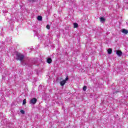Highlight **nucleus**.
<instances>
[{
    "mask_svg": "<svg viewBox=\"0 0 128 128\" xmlns=\"http://www.w3.org/2000/svg\"><path fill=\"white\" fill-rule=\"evenodd\" d=\"M108 54H110L112 52V48H108Z\"/></svg>",
    "mask_w": 128,
    "mask_h": 128,
    "instance_id": "0eeeda50",
    "label": "nucleus"
},
{
    "mask_svg": "<svg viewBox=\"0 0 128 128\" xmlns=\"http://www.w3.org/2000/svg\"><path fill=\"white\" fill-rule=\"evenodd\" d=\"M42 20V16H38V20Z\"/></svg>",
    "mask_w": 128,
    "mask_h": 128,
    "instance_id": "1a4fd4ad",
    "label": "nucleus"
},
{
    "mask_svg": "<svg viewBox=\"0 0 128 128\" xmlns=\"http://www.w3.org/2000/svg\"><path fill=\"white\" fill-rule=\"evenodd\" d=\"M37 100L36 98H33L30 100V104H34L37 102Z\"/></svg>",
    "mask_w": 128,
    "mask_h": 128,
    "instance_id": "7ed1b4c3",
    "label": "nucleus"
},
{
    "mask_svg": "<svg viewBox=\"0 0 128 128\" xmlns=\"http://www.w3.org/2000/svg\"><path fill=\"white\" fill-rule=\"evenodd\" d=\"M83 90H84V92H86V86H84L83 87Z\"/></svg>",
    "mask_w": 128,
    "mask_h": 128,
    "instance_id": "9b49d317",
    "label": "nucleus"
},
{
    "mask_svg": "<svg viewBox=\"0 0 128 128\" xmlns=\"http://www.w3.org/2000/svg\"><path fill=\"white\" fill-rule=\"evenodd\" d=\"M116 54L118 56H120L122 54V52L120 50H116Z\"/></svg>",
    "mask_w": 128,
    "mask_h": 128,
    "instance_id": "20e7f679",
    "label": "nucleus"
},
{
    "mask_svg": "<svg viewBox=\"0 0 128 128\" xmlns=\"http://www.w3.org/2000/svg\"><path fill=\"white\" fill-rule=\"evenodd\" d=\"M46 28H48V30H50V25L48 24L46 26Z\"/></svg>",
    "mask_w": 128,
    "mask_h": 128,
    "instance_id": "4468645a",
    "label": "nucleus"
},
{
    "mask_svg": "<svg viewBox=\"0 0 128 128\" xmlns=\"http://www.w3.org/2000/svg\"><path fill=\"white\" fill-rule=\"evenodd\" d=\"M20 112H21V114H24V110H20Z\"/></svg>",
    "mask_w": 128,
    "mask_h": 128,
    "instance_id": "f8f14e48",
    "label": "nucleus"
},
{
    "mask_svg": "<svg viewBox=\"0 0 128 128\" xmlns=\"http://www.w3.org/2000/svg\"><path fill=\"white\" fill-rule=\"evenodd\" d=\"M17 56H18V60H20V62H22V60H24V55H22L20 53H18L17 54Z\"/></svg>",
    "mask_w": 128,
    "mask_h": 128,
    "instance_id": "f257e3e1",
    "label": "nucleus"
},
{
    "mask_svg": "<svg viewBox=\"0 0 128 128\" xmlns=\"http://www.w3.org/2000/svg\"><path fill=\"white\" fill-rule=\"evenodd\" d=\"M74 28H78V25L76 23H74Z\"/></svg>",
    "mask_w": 128,
    "mask_h": 128,
    "instance_id": "9d476101",
    "label": "nucleus"
},
{
    "mask_svg": "<svg viewBox=\"0 0 128 128\" xmlns=\"http://www.w3.org/2000/svg\"><path fill=\"white\" fill-rule=\"evenodd\" d=\"M52 62V60L50 58H47V62L48 64H51Z\"/></svg>",
    "mask_w": 128,
    "mask_h": 128,
    "instance_id": "423d86ee",
    "label": "nucleus"
},
{
    "mask_svg": "<svg viewBox=\"0 0 128 128\" xmlns=\"http://www.w3.org/2000/svg\"><path fill=\"white\" fill-rule=\"evenodd\" d=\"M26 99H24L23 100V104H26Z\"/></svg>",
    "mask_w": 128,
    "mask_h": 128,
    "instance_id": "ddd939ff",
    "label": "nucleus"
},
{
    "mask_svg": "<svg viewBox=\"0 0 128 128\" xmlns=\"http://www.w3.org/2000/svg\"><path fill=\"white\" fill-rule=\"evenodd\" d=\"M106 20L104 19V17H102L100 18V22H101L104 23L105 22Z\"/></svg>",
    "mask_w": 128,
    "mask_h": 128,
    "instance_id": "6e6552de",
    "label": "nucleus"
},
{
    "mask_svg": "<svg viewBox=\"0 0 128 128\" xmlns=\"http://www.w3.org/2000/svg\"><path fill=\"white\" fill-rule=\"evenodd\" d=\"M36 0H30V2H34Z\"/></svg>",
    "mask_w": 128,
    "mask_h": 128,
    "instance_id": "2eb2a0df",
    "label": "nucleus"
},
{
    "mask_svg": "<svg viewBox=\"0 0 128 128\" xmlns=\"http://www.w3.org/2000/svg\"><path fill=\"white\" fill-rule=\"evenodd\" d=\"M122 32L123 33V34H128V30H126V29H123L122 30Z\"/></svg>",
    "mask_w": 128,
    "mask_h": 128,
    "instance_id": "39448f33",
    "label": "nucleus"
},
{
    "mask_svg": "<svg viewBox=\"0 0 128 128\" xmlns=\"http://www.w3.org/2000/svg\"><path fill=\"white\" fill-rule=\"evenodd\" d=\"M68 80V78L66 77L65 79V80H63L62 81H61L60 82V86H64L66 84V80Z\"/></svg>",
    "mask_w": 128,
    "mask_h": 128,
    "instance_id": "f03ea898",
    "label": "nucleus"
}]
</instances>
